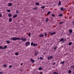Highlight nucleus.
Instances as JSON below:
<instances>
[{"instance_id":"72a5a7b5","label":"nucleus","mask_w":74,"mask_h":74,"mask_svg":"<svg viewBox=\"0 0 74 74\" xmlns=\"http://www.w3.org/2000/svg\"><path fill=\"white\" fill-rule=\"evenodd\" d=\"M15 55H16V56H17V55H18V53L16 52L15 53Z\"/></svg>"},{"instance_id":"473e14b6","label":"nucleus","mask_w":74,"mask_h":74,"mask_svg":"<svg viewBox=\"0 0 74 74\" xmlns=\"http://www.w3.org/2000/svg\"><path fill=\"white\" fill-rule=\"evenodd\" d=\"M58 15L59 16H62L63 15L62 14H59Z\"/></svg>"},{"instance_id":"37998d69","label":"nucleus","mask_w":74,"mask_h":74,"mask_svg":"<svg viewBox=\"0 0 74 74\" xmlns=\"http://www.w3.org/2000/svg\"><path fill=\"white\" fill-rule=\"evenodd\" d=\"M52 16H53V17H54L55 16V15L54 14H52L51 15Z\"/></svg>"},{"instance_id":"423d86ee","label":"nucleus","mask_w":74,"mask_h":74,"mask_svg":"<svg viewBox=\"0 0 74 74\" xmlns=\"http://www.w3.org/2000/svg\"><path fill=\"white\" fill-rule=\"evenodd\" d=\"M39 37H44V35L42 34H41L39 35Z\"/></svg>"},{"instance_id":"de8ad7c7","label":"nucleus","mask_w":74,"mask_h":74,"mask_svg":"<svg viewBox=\"0 0 74 74\" xmlns=\"http://www.w3.org/2000/svg\"><path fill=\"white\" fill-rule=\"evenodd\" d=\"M3 73V72H0V74H2Z\"/></svg>"},{"instance_id":"0eeeda50","label":"nucleus","mask_w":74,"mask_h":74,"mask_svg":"<svg viewBox=\"0 0 74 74\" xmlns=\"http://www.w3.org/2000/svg\"><path fill=\"white\" fill-rule=\"evenodd\" d=\"M63 42L64 41V39L63 38H61L60 39V42Z\"/></svg>"},{"instance_id":"c756f323","label":"nucleus","mask_w":74,"mask_h":74,"mask_svg":"<svg viewBox=\"0 0 74 74\" xmlns=\"http://www.w3.org/2000/svg\"><path fill=\"white\" fill-rule=\"evenodd\" d=\"M7 11L8 12H11V10H10L8 9L7 10Z\"/></svg>"},{"instance_id":"2eb2a0df","label":"nucleus","mask_w":74,"mask_h":74,"mask_svg":"<svg viewBox=\"0 0 74 74\" xmlns=\"http://www.w3.org/2000/svg\"><path fill=\"white\" fill-rule=\"evenodd\" d=\"M3 66L4 68H5V67H7V65L5 64H4V65H3Z\"/></svg>"},{"instance_id":"39448f33","label":"nucleus","mask_w":74,"mask_h":74,"mask_svg":"<svg viewBox=\"0 0 74 74\" xmlns=\"http://www.w3.org/2000/svg\"><path fill=\"white\" fill-rule=\"evenodd\" d=\"M49 33L50 34L51 36H52V35H53L54 34H56V32H55L51 33V32H49Z\"/></svg>"},{"instance_id":"603ef678","label":"nucleus","mask_w":74,"mask_h":74,"mask_svg":"<svg viewBox=\"0 0 74 74\" xmlns=\"http://www.w3.org/2000/svg\"><path fill=\"white\" fill-rule=\"evenodd\" d=\"M67 39H69V38H68Z\"/></svg>"},{"instance_id":"f257e3e1","label":"nucleus","mask_w":74,"mask_h":74,"mask_svg":"<svg viewBox=\"0 0 74 74\" xmlns=\"http://www.w3.org/2000/svg\"><path fill=\"white\" fill-rule=\"evenodd\" d=\"M11 40L13 41H16V40H21V38L16 37H13L11 38Z\"/></svg>"},{"instance_id":"dca6fc26","label":"nucleus","mask_w":74,"mask_h":74,"mask_svg":"<svg viewBox=\"0 0 74 74\" xmlns=\"http://www.w3.org/2000/svg\"><path fill=\"white\" fill-rule=\"evenodd\" d=\"M7 47V45L5 46H4V47L3 48V49H5V48H6Z\"/></svg>"},{"instance_id":"2f4dec72","label":"nucleus","mask_w":74,"mask_h":74,"mask_svg":"<svg viewBox=\"0 0 74 74\" xmlns=\"http://www.w3.org/2000/svg\"><path fill=\"white\" fill-rule=\"evenodd\" d=\"M71 70H69L68 71V73L69 74H70V73H71Z\"/></svg>"},{"instance_id":"e433bc0d","label":"nucleus","mask_w":74,"mask_h":74,"mask_svg":"<svg viewBox=\"0 0 74 74\" xmlns=\"http://www.w3.org/2000/svg\"><path fill=\"white\" fill-rule=\"evenodd\" d=\"M31 35V34H30V33H29L28 34V36L29 37H30V36Z\"/></svg>"},{"instance_id":"6e6552de","label":"nucleus","mask_w":74,"mask_h":74,"mask_svg":"<svg viewBox=\"0 0 74 74\" xmlns=\"http://www.w3.org/2000/svg\"><path fill=\"white\" fill-rule=\"evenodd\" d=\"M60 9L62 11H63L64 10H65V9H63L62 7H60Z\"/></svg>"},{"instance_id":"aec40b11","label":"nucleus","mask_w":74,"mask_h":74,"mask_svg":"<svg viewBox=\"0 0 74 74\" xmlns=\"http://www.w3.org/2000/svg\"><path fill=\"white\" fill-rule=\"evenodd\" d=\"M35 4L36 5H40V3H38L37 2L35 3Z\"/></svg>"},{"instance_id":"c03bdc74","label":"nucleus","mask_w":74,"mask_h":74,"mask_svg":"<svg viewBox=\"0 0 74 74\" xmlns=\"http://www.w3.org/2000/svg\"><path fill=\"white\" fill-rule=\"evenodd\" d=\"M47 35V33H45V36H46Z\"/></svg>"},{"instance_id":"ddd939ff","label":"nucleus","mask_w":74,"mask_h":74,"mask_svg":"<svg viewBox=\"0 0 74 74\" xmlns=\"http://www.w3.org/2000/svg\"><path fill=\"white\" fill-rule=\"evenodd\" d=\"M73 32V31L72 30V29H70L69 30V32L71 34L72 33V32Z\"/></svg>"},{"instance_id":"393cba45","label":"nucleus","mask_w":74,"mask_h":74,"mask_svg":"<svg viewBox=\"0 0 74 74\" xmlns=\"http://www.w3.org/2000/svg\"><path fill=\"white\" fill-rule=\"evenodd\" d=\"M37 46V44H35V43H34V47H35V46Z\"/></svg>"},{"instance_id":"4468645a","label":"nucleus","mask_w":74,"mask_h":74,"mask_svg":"<svg viewBox=\"0 0 74 74\" xmlns=\"http://www.w3.org/2000/svg\"><path fill=\"white\" fill-rule=\"evenodd\" d=\"M34 55L35 56H37L38 55V52L36 51Z\"/></svg>"},{"instance_id":"f704fd0d","label":"nucleus","mask_w":74,"mask_h":74,"mask_svg":"<svg viewBox=\"0 0 74 74\" xmlns=\"http://www.w3.org/2000/svg\"><path fill=\"white\" fill-rule=\"evenodd\" d=\"M19 11L18 10H16V14H19Z\"/></svg>"},{"instance_id":"412c9836","label":"nucleus","mask_w":74,"mask_h":74,"mask_svg":"<svg viewBox=\"0 0 74 74\" xmlns=\"http://www.w3.org/2000/svg\"><path fill=\"white\" fill-rule=\"evenodd\" d=\"M31 46H33L34 45V44H33V42H31Z\"/></svg>"},{"instance_id":"4be33fe9","label":"nucleus","mask_w":74,"mask_h":74,"mask_svg":"<svg viewBox=\"0 0 74 74\" xmlns=\"http://www.w3.org/2000/svg\"><path fill=\"white\" fill-rule=\"evenodd\" d=\"M64 62H65V61H63L62 62H61L60 64H64Z\"/></svg>"},{"instance_id":"a211bd4d","label":"nucleus","mask_w":74,"mask_h":74,"mask_svg":"<svg viewBox=\"0 0 74 74\" xmlns=\"http://www.w3.org/2000/svg\"><path fill=\"white\" fill-rule=\"evenodd\" d=\"M6 44H10V40H7V41H6Z\"/></svg>"},{"instance_id":"a878e982","label":"nucleus","mask_w":74,"mask_h":74,"mask_svg":"<svg viewBox=\"0 0 74 74\" xmlns=\"http://www.w3.org/2000/svg\"><path fill=\"white\" fill-rule=\"evenodd\" d=\"M38 70H42V68L41 67L39 68Z\"/></svg>"},{"instance_id":"c9c22d12","label":"nucleus","mask_w":74,"mask_h":74,"mask_svg":"<svg viewBox=\"0 0 74 74\" xmlns=\"http://www.w3.org/2000/svg\"><path fill=\"white\" fill-rule=\"evenodd\" d=\"M48 21V18H46V22H47Z\"/></svg>"},{"instance_id":"a18cd8bd","label":"nucleus","mask_w":74,"mask_h":74,"mask_svg":"<svg viewBox=\"0 0 74 74\" xmlns=\"http://www.w3.org/2000/svg\"><path fill=\"white\" fill-rule=\"evenodd\" d=\"M2 15H1V14H0V17H2Z\"/></svg>"},{"instance_id":"20e7f679","label":"nucleus","mask_w":74,"mask_h":74,"mask_svg":"<svg viewBox=\"0 0 74 74\" xmlns=\"http://www.w3.org/2000/svg\"><path fill=\"white\" fill-rule=\"evenodd\" d=\"M30 42H27L25 43V45L26 47H27L28 45H30Z\"/></svg>"},{"instance_id":"4c0bfd02","label":"nucleus","mask_w":74,"mask_h":74,"mask_svg":"<svg viewBox=\"0 0 74 74\" xmlns=\"http://www.w3.org/2000/svg\"><path fill=\"white\" fill-rule=\"evenodd\" d=\"M0 49H3V47H2V46H0Z\"/></svg>"},{"instance_id":"9b49d317","label":"nucleus","mask_w":74,"mask_h":74,"mask_svg":"<svg viewBox=\"0 0 74 74\" xmlns=\"http://www.w3.org/2000/svg\"><path fill=\"white\" fill-rule=\"evenodd\" d=\"M12 4L11 3H9L8 4V5L9 7H11V6H12Z\"/></svg>"},{"instance_id":"5701e85b","label":"nucleus","mask_w":74,"mask_h":74,"mask_svg":"<svg viewBox=\"0 0 74 74\" xmlns=\"http://www.w3.org/2000/svg\"><path fill=\"white\" fill-rule=\"evenodd\" d=\"M71 69H74V66H71Z\"/></svg>"},{"instance_id":"f03ea898","label":"nucleus","mask_w":74,"mask_h":74,"mask_svg":"<svg viewBox=\"0 0 74 74\" xmlns=\"http://www.w3.org/2000/svg\"><path fill=\"white\" fill-rule=\"evenodd\" d=\"M53 56H49L47 57V60H49L50 59H53Z\"/></svg>"},{"instance_id":"8fccbe9b","label":"nucleus","mask_w":74,"mask_h":74,"mask_svg":"<svg viewBox=\"0 0 74 74\" xmlns=\"http://www.w3.org/2000/svg\"><path fill=\"white\" fill-rule=\"evenodd\" d=\"M73 25H74V21L73 22Z\"/></svg>"},{"instance_id":"6ab92c4d","label":"nucleus","mask_w":74,"mask_h":74,"mask_svg":"<svg viewBox=\"0 0 74 74\" xmlns=\"http://www.w3.org/2000/svg\"><path fill=\"white\" fill-rule=\"evenodd\" d=\"M58 5L60 6V5H61V2H60V1H59V3H58Z\"/></svg>"},{"instance_id":"a19ab883","label":"nucleus","mask_w":74,"mask_h":74,"mask_svg":"<svg viewBox=\"0 0 74 74\" xmlns=\"http://www.w3.org/2000/svg\"><path fill=\"white\" fill-rule=\"evenodd\" d=\"M63 22H61L59 23V24H60H60H62V23H63Z\"/></svg>"},{"instance_id":"c85d7f7f","label":"nucleus","mask_w":74,"mask_h":74,"mask_svg":"<svg viewBox=\"0 0 74 74\" xmlns=\"http://www.w3.org/2000/svg\"><path fill=\"white\" fill-rule=\"evenodd\" d=\"M45 6H41V8H42V9H43V8H45Z\"/></svg>"},{"instance_id":"1a4fd4ad","label":"nucleus","mask_w":74,"mask_h":74,"mask_svg":"<svg viewBox=\"0 0 74 74\" xmlns=\"http://www.w3.org/2000/svg\"><path fill=\"white\" fill-rule=\"evenodd\" d=\"M12 16V14L11 13H9L8 14V16L9 17H11Z\"/></svg>"},{"instance_id":"7ed1b4c3","label":"nucleus","mask_w":74,"mask_h":74,"mask_svg":"<svg viewBox=\"0 0 74 74\" xmlns=\"http://www.w3.org/2000/svg\"><path fill=\"white\" fill-rule=\"evenodd\" d=\"M21 41H22L23 42H25V41H26V39L25 38L21 37Z\"/></svg>"},{"instance_id":"cd10ccee","label":"nucleus","mask_w":74,"mask_h":74,"mask_svg":"<svg viewBox=\"0 0 74 74\" xmlns=\"http://www.w3.org/2000/svg\"><path fill=\"white\" fill-rule=\"evenodd\" d=\"M72 44V43L71 42H70L69 43L68 45H71Z\"/></svg>"},{"instance_id":"b1692460","label":"nucleus","mask_w":74,"mask_h":74,"mask_svg":"<svg viewBox=\"0 0 74 74\" xmlns=\"http://www.w3.org/2000/svg\"><path fill=\"white\" fill-rule=\"evenodd\" d=\"M10 22H11L12 21V18H10L9 19Z\"/></svg>"},{"instance_id":"9d476101","label":"nucleus","mask_w":74,"mask_h":74,"mask_svg":"<svg viewBox=\"0 0 74 74\" xmlns=\"http://www.w3.org/2000/svg\"><path fill=\"white\" fill-rule=\"evenodd\" d=\"M30 60L31 62H32V63H34V60H33L32 58H31V59H30Z\"/></svg>"},{"instance_id":"09e8293b","label":"nucleus","mask_w":74,"mask_h":74,"mask_svg":"<svg viewBox=\"0 0 74 74\" xmlns=\"http://www.w3.org/2000/svg\"><path fill=\"white\" fill-rule=\"evenodd\" d=\"M21 66H22V65H23V64H22V63H21Z\"/></svg>"},{"instance_id":"f8f14e48","label":"nucleus","mask_w":74,"mask_h":74,"mask_svg":"<svg viewBox=\"0 0 74 74\" xmlns=\"http://www.w3.org/2000/svg\"><path fill=\"white\" fill-rule=\"evenodd\" d=\"M17 16V14H16L15 15H13V18H16Z\"/></svg>"},{"instance_id":"7c9ffc66","label":"nucleus","mask_w":74,"mask_h":74,"mask_svg":"<svg viewBox=\"0 0 74 74\" xmlns=\"http://www.w3.org/2000/svg\"><path fill=\"white\" fill-rule=\"evenodd\" d=\"M51 12L49 11L48 12V13H47V15H48L51 13Z\"/></svg>"},{"instance_id":"bb28decb","label":"nucleus","mask_w":74,"mask_h":74,"mask_svg":"<svg viewBox=\"0 0 74 74\" xmlns=\"http://www.w3.org/2000/svg\"><path fill=\"white\" fill-rule=\"evenodd\" d=\"M33 9L34 10H36V9H37V8L35 7V8H33Z\"/></svg>"},{"instance_id":"79ce46f5","label":"nucleus","mask_w":74,"mask_h":74,"mask_svg":"<svg viewBox=\"0 0 74 74\" xmlns=\"http://www.w3.org/2000/svg\"><path fill=\"white\" fill-rule=\"evenodd\" d=\"M40 60H42V59H43V58H42V57H40Z\"/></svg>"},{"instance_id":"ea45409f","label":"nucleus","mask_w":74,"mask_h":74,"mask_svg":"<svg viewBox=\"0 0 74 74\" xmlns=\"http://www.w3.org/2000/svg\"><path fill=\"white\" fill-rule=\"evenodd\" d=\"M57 48V46H56V47H54V49H56Z\"/></svg>"},{"instance_id":"58836bf2","label":"nucleus","mask_w":74,"mask_h":74,"mask_svg":"<svg viewBox=\"0 0 74 74\" xmlns=\"http://www.w3.org/2000/svg\"><path fill=\"white\" fill-rule=\"evenodd\" d=\"M12 67V65H10V66H9V68H11V67Z\"/></svg>"},{"instance_id":"f3484780","label":"nucleus","mask_w":74,"mask_h":74,"mask_svg":"<svg viewBox=\"0 0 74 74\" xmlns=\"http://www.w3.org/2000/svg\"><path fill=\"white\" fill-rule=\"evenodd\" d=\"M53 73L54 74H59V73L58 72H53Z\"/></svg>"},{"instance_id":"49530a36","label":"nucleus","mask_w":74,"mask_h":74,"mask_svg":"<svg viewBox=\"0 0 74 74\" xmlns=\"http://www.w3.org/2000/svg\"><path fill=\"white\" fill-rule=\"evenodd\" d=\"M56 64V63L55 62H54L53 63V65H55Z\"/></svg>"},{"instance_id":"864d4df0","label":"nucleus","mask_w":74,"mask_h":74,"mask_svg":"<svg viewBox=\"0 0 74 74\" xmlns=\"http://www.w3.org/2000/svg\"><path fill=\"white\" fill-rule=\"evenodd\" d=\"M12 0L13 1H14V0Z\"/></svg>"},{"instance_id":"3c124183","label":"nucleus","mask_w":74,"mask_h":74,"mask_svg":"<svg viewBox=\"0 0 74 74\" xmlns=\"http://www.w3.org/2000/svg\"><path fill=\"white\" fill-rule=\"evenodd\" d=\"M38 60H39V58H38Z\"/></svg>"}]
</instances>
